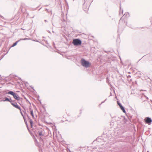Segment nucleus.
<instances>
[{
    "label": "nucleus",
    "mask_w": 152,
    "mask_h": 152,
    "mask_svg": "<svg viewBox=\"0 0 152 152\" xmlns=\"http://www.w3.org/2000/svg\"><path fill=\"white\" fill-rule=\"evenodd\" d=\"M20 41V40H18L15 42H14V43H13V44L12 45L11 47H14L15 46H16L17 45L18 43Z\"/></svg>",
    "instance_id": "obj_10"
},
{
    "label": "nucleus",
    "mask_w": 152,
    "mask_h": 152,
    "mask_svg": "<svg viewBox=\"0 0 152 152\" xmlns=\"http://www.w3.org/2000/svg\"><path fill=\"white\" fill-rule=\"evenodd\" d=\"M43 130L41 129L40 130H39L38 132V133L39 134V136L40 137H42L44 136V134H42Z\"/></svg>",
    "instance_id": "obj_9"
},
{
    "label": "nucleus",
    "mask_w": 152,
    "mask_h": 152,
    "mask_svg": "<svg viewBox=\"0 0 152 152\" xmlns=\"http://www.w3.org/2000/svg\"><path fill=\"white\" fill-rule=\"evenodd\" d=\"M11 104L15 107L16 108L20 110V107L17 104V103L15 102L14 100H12L11 103Z\"/></svg>",
    "instance_id": "obj_5"
},
{
    "label": "nucleus",
    "mask_w": 152,
    "mask_h": 152,
    "mask_svg": "<svg viewBox=\"0 0 152 152\" xmlns=\"http://www.w3.org/2000/svg\"><path fill=\"white\" fill-rule=\"evenodd\" d=\"M120 13H119V14H120V15H121V14H123V9H121V3H120Z\"/></svg>",
    "instance_id": "obj_13"
},
{
    "label": "nucleus",
    "mask_w": 152,
    "mask_h": 152,
    "mask_svg": "<svg viewBox=\"0 0 152 152\" xmlns=\"http://www.w3.org/2000/svg\"><path fill=\"white\" fill-rule=\"evenodd\" d=\"M142 95H143L144 96V95H145L143 93H142Z\"/></svg>",
    "instance_id": "obj_43"
},
{
    "label": "nucleus",
    "mask_w": 152,
    "mask_h": 152,
    "mask_svg": "<svg viewBox=\"0 0 152 152\" xmlns=\"http://www.w3.org/2000/svg\"><path fill=\"white\" fill-rule=\"evenodd\" d=\"M112 93L111 92L110 93V96H112Z\"/></svg>",
    "instance_id": "obj_37"
},
{
    "label": "nucleus",
    "mask_w": 152,
    "mask_h": 152,
    "mask_svg": "<svg viewBox=\"0 0 152 152\" xmlns=\"http://www.w3.org/2000/svg\"><path fill=\"white\" fill-rule=\"evenodd\" d=\"M20 110V113L21 114V115H22V116H23V115H23V114L22 113V112L21 111V108H20V110Z\"/></svg>",
    "instance_id": "obj_23"
},
{
    "label": "nucleus",
    "mask_w": 152,
    "mask_h": 152,
    "mask_svg": "<svg viewBox=\"0 0 152 152\" xmlns=\"http://www.w3.org/2000/svg\"><path fill=\"white\" fill-rule=\"evenodd\" d=\"M111 116V117L112 118H114L116 121H121L122 120H123V119L122 118V117H125L124 116H120V117H118V116H114L113 117H112L111 115H110Z\"/></svg>",
    "instance_id": "obj_7"
},
{
    "label": "nucleus",
    "mask_w": 152,
    "mask_h": 152,
    "mask_svg": "<svg viewBox=\"0 0 152 152\" xmlns=\"http://www.w3.org/2000/svg\"><path fill=\"white\" fill-rule=\"evenodd\" d=\"M8 92L6 93V94L11 95L16 100L19 101L20 99V98L17 93H15L12 91L7 90Z\"/></svg>",
    "instance_id": "obj_3"
},
{
    "label": "nucleus",
    "mask_w": 152,
    "mask_h": 152,
    "mask_svg": "<svg viewBox=\"0 0 152 152\" xmlns=\"http://www.w3.org/2000/svg\"><path fill=\"white\" fill-rule=\"evenodd\" d=\"M23 118V119L24 120H25V119H26V116L24 115H23V116H22Z\"/></svg>",
    "instance_id": "obj_25"
},
{
    "label": "nucleus",
    "mask_w": 152,
    "mask_h": 152,
    "mask_svg": "<svg viewBox=\"0 0 152 152\" xmlns=\"http://www.w3.org/2000/svg\"><path fill=\"white\" fill-rule=\"evenodd\" d=\"M80 63L83 66L86 68L90 67L91 65V63L88 61L86 60L83 58L81 59Z\"/></svg>",
    "instance_id": "obj_2"
},
{
    "label": "nucleus",
    "mask_w": 152,
    "mask_h": 152,
    "mask_svg": "<svg viewBox=\"0 0 152 152\" xmlns=\"http://www.w3.org/2000/svg\"><path fill=\"white\" fill-rule=\"evenodd\" d=\"M123 120H122L117 125L118 131L121 134L127 131L126 123V119L125 117H122Z\"/></svg>",
    "instance_id": "obj_1"
},
{
    "label": "nucleus",
    "mask_w": 152,
    "mask_h": 152,
    "mask_svg": "<svg viewBox=\"0 0 152 152\" xmlns=\"http://www.w3.org/2000/svg\"><path fill=\"white\" fill-rule=\"evenodd\" d=\"M49 33H50V31H49Z\"/></svg>",
    "instance_id": "obj_53"
},
{
    "label": "nucleus",
    "mask_w": 152,
    "mask_h": 152,
    "mask_svg": "<svg viewBox=\"0 0 152 152\" xmlns=\"http://www.w3.org/2000/svg\"><path fill=\"white\" fill-rule=\"evenodd\" d=\"M38 101H39L40 103L41 104H42V102H41V101L40 100H39V99H38Z\"/></svg>",
    "instance_id": "obj_29"
},
{
    "label": "nucleus",
    "mask_w": 152,
    "mask_h": 152,
    "mask_svg": "<svg viewBox=\"0 0 152 152\" xmlns=\"http://www.w3.org/2000/svg\"><path fill=\"white\" fill-rule=\"evenodd\" d=\"M45 10L47 11V12H49V11H48V9L47 8H46Z\"/></svg>",
    "instance_id": "obj_28"
},
{
    "label": "nucleus",
    "mask_w": 152,
    "mask_h": 152,
    "mask_svg": "<svg viewBox=\"0 0 152 152\" xmlns=\"http://www.w3.org/2000/svg\"><path fill=\"white\" fill-rule=\"evenodd\" d=\"M26 126H28V124H26Z\"/></svg>",
    "instance_id": "obj_45"
},
{
    "label": "nucleus",
    "mask_w": 152,
    "mask_h": 152,
    "mask_svg": "<svg viewBox=\"0 0 152 152\" xmlns=\"http://www.w3.org/2000/svg\"><path fill=\"white\" fill-rule=\"evenodd\" d=\"M39 96H38V97L37 98V99L38 100L39 99Z\"/></svg>",
    "instance_id": "obj_38"
},
{
    "label": "nucleus",
    "mask_w": 152,
    "mask_h": 152,
    "mask_svg": "<svg viewBox=\"0 0 152 152\" xmlns=\"http://www.w3.org/2000/svg\"><path fill=\"white\" fill-rule=\"evenodd\" d=\"M28 83V82H25L24 84H25L26 86V84Z\"/></svg>",
    "instance_id": "obj_33"
},
{
    "label": "nucleus",
    "mask_w": 152,
    "mask_h": 152,
    "mask_svg": "<svg viewBox=\"0 0 152 152\" xmlns=\"http://www.w3.org/2000/svg\"><path fill=\"white\" fill-rule=\"evenodd\" d=\"M117 103L118 105L119 106V107H120L122 106V105L121 104V103L119 101H117Z\"/></svg>",
    "instance_id": "obj_17"
},
{
    "label": "nucleus",
    "mask_w": 152,
    "mask_h": 152,
    "mask_svg": "<svg viewBox=\"0 0 152 152\" xmlns=\"http://www.w3.org/2000/svg\"><path fill=\"white\" fill-rule=\"evenodd\" d=\"M106 100H107V99H105V100H104V101H103V102H101V104H99V106H100V105H101V104H102L103 103H104V102H105V101Z\"/></svg>",
    "instance_id": "obj_24"
},
{
    "label": "nucleus",
    "mask_w": 152,
    "mask_h": 152,
    "mask_svg": "<svg viewBox=\"0 0 152 152\" xmlns=\"http://www.w3.org/2000/svg\"><path fill=\"white\" fill-rule=\"evenodd\" d=\"M30 134H31V135L32 133H30Z\"/></svg>",
    "instance_id": "obj_52"
},
{
    "label": "nucleus",
    "mask_w": 152,
    "mask_h": 152,
    "mask_svg": "<svg viewBox=\"0 0 152 152\" xmlns=\"http://www.w3.org/2000/svg\"><path fill=\"white\" fill-rule=\"evenodd\" d=\"M144 96L146 97L147 99H148V98L145 95H144Z\"/></svg>",
    "instance_id": "obj_31"
},
{
    "label": "nucleus",
    "mask_w": 152,
    "mask_h": 152,
    "mask_svg": "<svg viewBox=\"0 0 152 152\" xmlns=\"http://www.w3.org/2000/svg\"><path fill=\"white\" fill-rule=\"evenodd\" d=\"M0 17H1L2 18H3V17L2 16L0 15Z\"/></svg>",
    "instance_id": "obj_36"
},
{
    "label": "nucleus",
    "mask_w": 152,
    "mask_h": 152,
    "mask_svg": "<svg viewBox=\"0 0 152 152\" xmlns=\"http://www.w3.org/2000/svg\"><path fill=\"white\" fill-rule=\"evenodd\" d=\"M26 116L28 118V119L30 120V119H31L30 118V117L28 115V114H26Z\"/></svg>",
    "instance_id": "obj_22"
},
{
    "label": "nucleus",
    "mask_w": 152,
    "mask_h": 152,
    "mask_svg": "<svg viewBox=\"0 0 152 152\" xmlns=\"http://www.w3.org/2000/svg\"><path fill=\"white\" fill-rule=\"evenodd\" d=\"M42 107H43L44 108H45V107H44L43 106H42Z\"/></svg>",
    "instance_id": "obj_47"
},
{
    "label": "nucleus",
    "mask_w": 152,
    "mask_h": 152,
    "mask_svg": "<svg viewBox=\"0 0 152 152\" xmlns=\"http://www.w3.org/2000/svg\"><path fill=\"white\" fill-rule=\"evenodd\" d=\"M8 97L9 98L5 97L4 99H2L1 101L3 102H9L11 103L12 100L10 96H8Z\"/></svg>",
    "instance_id": "obj_8"
},
{
    "label": "nucleus",
    "mask_w": 152,
    "mask_h": 152,
    "mask_svg": "<svg viewBox=\"0 0 152 152\" xmlns=\"http://www.w3.org/2000/svg\"><path fill=\"white\" fill-rule=\"evenodd\" d=\"M23 113H24L26 115V114H27L26 113V111L25 110V111H23Z\"/></svg>",
    "instance_id": "obj_27"
},
{
    "label": "nucleus",
    "mask_w": 152,
    "mask_h": 152,
    "mask_svg": "<svg viewBox=\"0 0 152 152\" xmlns=\"http://www.w3.org/2000/svg\"><path fill=\"white\" fill-rule=\"evenodd\" d=\"M85 5H84V4H83V10L85 11H87V10L88 9V8L87 7H86V8L85 9Z\"/></svg>",
    "instance_id": "obj_14"
},
{
    "label": "nucleus",
    "mask_w": 152,
    "mask_h": 152,
    "mask_svg": "<svg viewBox=\"0 0 152 152\" xmlns=\"http://www.w3.org/2000/svg\"><path fill=\"white\" fill-rule=\"evenodd\" d=\"M50 12H51V14H52V11L51 10H50Z\"/></svg>",
    "instance_id": "obj_46"
},
{
    "label": "nucleus",
    "mask_w": 152,
    "mask_h": 152,
    "mask_svg": "<svg viewBox=\"0 0 152 152\" xmlns=\"http://www.w3.org/2000/svg\"><path fill=\"white\" fill-rule=\"evenodd\" d=\"M145 121L146 123L148 125H150L152 123V120L151 118L147 117L145 119Z\"/></svg>",
    "instance_id": "obj_6"
},
{
    "label": "nucleus",
    "mask_w": 152,
    "mask_h": 152,
    "mask_svg": "<svg viewBox=\"0 0 152 152\" xmlns=\"http://www.w3.org/2000/svg\"><path fill=\"white\" fill-rule=\"evenodd\" d=\"M41 8V7L40 8V9H39V10H40V9Z\"/></svg>",
    "instance_id": "obj_50"
},
{
    "label": "nucleus",
    "mask_w": 152,
    "mask_h": 152,
    "mask_svg": "<svg viewBox=\"0 0 152 152\" xmlns=\"http://www.w3.org/2000/svg\"><path fill=\"white\" fill-rule=\"evenodd\" d=\"M119 58H120L121 59V58H120V57H119Z\"/></svg>",
    "instance_id": "obj_56"
},
{
    "label": "nucleus",
    "mask_w": 152,
    "mask_h": 152,
    "mask_svg": "<svg viewBox=\"0 0 152 152\" xmlns=\"http://www.w3.org/2000/svg\"><path fill=\"white\" fill-rule=\"evenodd\" d=\"M72 43L75 46H79L82 44V41L79 39H74L73 40Z\"/></svg>",
    "instance_id": "obj_4"
},
{
    "label": "nucleus",
    "mask_w": 152,
    "mask_h": 152,
    "mask_svg": "<svg viewBox=\"0 0 152 152\" xmlns=\"http://www.w3.org/2000/svg\"><path fill=\"white\" fill-rule=\"evenodd\" d=\"M85 2H84V3L83 4L85 5Z\"/></svg>",
    "instance_id": "obj_54"
},
{
    "label": "nucleus",
    "mask_w": 152,
    "mask_h": 152,
    "mask_svg": "<svg viewBox=\"0 0 152 152\" xmlns=\"http://www.w3.org/2000/svg\"><path fill=\"white\" fill-rule=\"evenodd\" d=\"M127 77V79H128V80H130V81H132V80L131 79H130V78L131 77L130 75H128Z\"/></svg>",
    "instance_id": "obj_18"
},
{
    "label": "nucleus",
    "mask_w": 152,
    "mask_h": 152,
    "mask_svg": "<svg viewBox=\"0 0 152 152\" xmlns=\"http://www.w3.org/2000/svg\"><path fill=\"white\" fill-rule=\"evenodd\" d=\"M28 39L27 38H23V39H19L20 41H21V40H28Z\"/></svg>",
    "instance_id": "obj_19"
},
{
    "label": "nucleus",
    "mask_w": 152,
    "mask_h": 152,
    "mask_svg": "<svg viewBox=\"0 0 152 152\" xmlns=\"http://www.w3.org/2000/svg\"><path fill=\"white\" fill-rule=\"evenodd\" d=\"M19 79L21 80V79L20 78H19Z\"/></svg>",
    "instance_id": "obj_41"
},
{
    "label": "nucleus",
    "mask_w": 152,
    "mask_h": 152,
    "mask_svg": "<svg viewBox=\"0 0 152 152\" xmlns=\"http://www.w3.org/2000/svg\"><path fill=\"white\" fill-rule=\"evenodd\" d=\"M151 24L152 25V17L151 18Z\"/></svg>",
    "instance_id": "obj_30"
},
{
    "label": "nucleus",
    "mask_w": 152,
    "mask_h": 152,
    "mask_svg": "<svg viewBox=\"0 0 152 152\" xmlns=\"http://www.w3.org/2000/svg\"><path fill=\"white\" fill-rule=\"evenodd\" d=\"M86 0H84V1H86Z\"/></svg>",
    "instance_id": "obj_57"
},
{
    "label": "nucleus",
    "mask_w": 152,
    "mask_h": 152,
    "mask_svg": "<svg viewBox=\"0 0 152 152\" xmlns=\"http://www.w3.org/2000/svg\"><path fill=\"white\" fill-rule=\"evenodd\" d=\"M34 41H36V42H40L38 40H34Z\"/></svg>",
    "instance_id": "obj_32"
},
{
    "label": "nucleus",
    "mask_w": 152,
    "mask_h": 152,
    "mask_svg": "<svg viewBox=\"0 0 152 152\" xmlns=\"http://www.w3.org/2000/svg\"><path fill=\"white\" fill-rule=\"evenodd\" d=\"M44 21H45V22H48V21H47L46 20H44Z\"/></svg>",
    "instance_id": "obj_35"
},
{
    "label": "nucleus",
    "mask_w": 152,
    "mask_h": 152,
    "mask_svg": "<svg viewBox=\"0 0 152 152\" xmlns=\"http://www.w3.org/2000/svg\"><path fill=\"white\" fill-rule=\"evenodd\" d=\"M121 18L120 19V20H119V21H120V20H121Z\"/></svg>",
    "instance_id": "obj_48"
},
{
    "label": "nucleus",
    "mask_w": 152,
    "mask_h": 152,
    "mask_svg": "<svg viewBox=\"0 0 152 152\" xmlns=\"http://www.w3.org/2000/svg\"><path fill=\"white\" fill-rule=\"evenodd\" d=\"M120 108L121 110L123 112V113H126V111L124 107H123L122 105L121 107H120Z\"/></svg>",
    "instance_id": "obj_11"
},
{
    "label": "nucleus",
    "mask_w": 152,
    "mask_h": 152,
    "mask_svg": "<svg viewBox=\"0 0 152 152\" xmlns=\"http://www.w3.org/2000/svg\"><path fill=\"white\" fill-rule=\"evenodd\" d=\"M119 58H120L121 59V58H120V57H119Z\"/></svg>",
    "instance_id": "obj_55"
},
{
    "label": "nucleus",
    "mask_w": 152,
    "mask_h": 152,
    "mask_svg": "<svg viewBox=\"0 0 152 152\" xmlns=\"http://www.w3.org/2000/svg\"><path fill=\"white\" fill-rule=\"evenodd\" d=\"M25 124L26 125V124H28V123H27V122H26L25 123Z\"/></svg>",
    "instance_id": "obj_39"
},
{
    "label": "nucleus",
    "mask_w": 152,
    "mask_h": 152,
    "mask_svg": "<svg viewBox=\"0 0 152 152\" xmlns=\"http://www.w3.org/2000/svg\"><path fill=\"white\" fill-rule=\"evenodd\" d=\"M29 104H30V105H31V103L30 102H29ZM29 110L30 111V112H31V111H33V110L32 109H31V105H30L29 107Z\"/></svg>",
    "instance_id": "obj_15"
},
{
    "label": "nucleus",
    "mask_w": 152,
    "mask_h": 152,
    "mask_svg": "<svg viewBox=\"0 0 152 152\" xmlns=\"http://www.w3.org/2000/svg\"><path fill=\"white\" fill-rule=\"evenodd\" d=\"M26 127H27V129H28V130L29 131V132H30V130H29V127H28V126H26Z\"/></svg>",
    "instance_id": "obj_26"
},
{
    "label": "nucleus",
    "mask_w": 152,
    "mask_h": 152,
    "mask_svg": "<svg viewBox=\"0 0 152 152\" xmlns=\"http://www.w3.org/2000/svg\"><path fill=\"white\" fill-rule=\"evenodd\" d=\"M119 30V26H118V31Z\"/></svg>",
    "instance_id": "obj_44"
},
{
    "label": "nucleus",
    "mask_w": 152,
    "mask_h": 152,
    "mask_svg": "<svg viewBox=\"0 0 152 152\" xmlns=\"http://www.w3.org/2000/svg\"><path fill=\"white\" fill-rule=\"evenodd\" d=\"M86 6L85 5V8H86Z\"/></svg>",
    "instance_id": "obj_51"
},
{
    "label": "nucleus",
    "mask_w": 152,
    "mask_h": 152,
    "mask_svg": "<svg viewBox=\"0 0 152 152\" xmlns=\"http://www.w3.org/2000/svg\"><path fill=\"white\" fill-rule=\"evenodd\" d=\"M126 15V16H127V17H129V14L128 12L126 13L124 15Z\"/></svg>",
    "instance_id": "obj_20"
},
{
    "label": "nucleus",
    "mask_w": 152,
    "mask_h": 152,
    "mask_svg": "<svg viewBox=\"0 0 152 152\" xmlns=\"http://www.w3.org/2000/svg\"><path fill=\"white\" fill-rule=\"evenodd\" d=\"M31 87L32 88V89H33L34 91V90H34V89L33 88V87Z\"/></svg>",
    "instance_id": "obj_40"
},
{
    "label": "nucleus",
    "mask_w": 152,
    "mask_h": 152,
    "mask_svg": "<svg viewBox=\"0 0 152 152\" xmlns=\"http://www.w3.org/2000/svg\"><path fill=\"white\" fill-rule=\"evenodd\" d=\"M29 122H30V124L31 127V128H32L33 127V122L32 120V119H30L29 120Z\"/></svg>",
    "instance_id": "obj_12"
},
{
    "label": "nucleus",
    "mask_w": 152,
    "mask_h": 152,
    "mask_svg": "<svg viewBox=\"0 0 152 152\" xmlns=\"http://www.w3.org/2000/svg\"><path fill=\"white\" fill-rule=\"evenodd\" d=\"M126 25L127 26H128V27H129L130 28H132L133 29V28L132 27H131V25H127V22H126Z\"/></svg>",
    "instance_id": "obj_21"
},
{
    "label": "nucleus",
    "mask_w": 152,
    "mask_h": 152,
    "mask_svg": "<svg viewBox=\"0 0 152 152\" xmlns=\"http://www.w3.org/2000/svg\"><path fill=\"white\" fill-rule=\"evenodd\" d=\"M24 121L25 123L26 122H27V121L26 120V119L24 120Z\"/></svg>",
    "instance_id": "obj_34"
},
{
    "label": "nucleus",
    "mask_w": 152,
    "mask_h": 152,
    "mask_svg": "<svg viewBox=\"0 0 152 152\" xmlns=\"http://www.w3.org/2000/svg\"><path fill=\"white\" fill-rule=\"evenodd\" d=\"M140 91H145V90H140Z\"/></svg>",
    "instance_id": "obj_42"
},
{
    "label": "nucleus",
    "mask_w": 152,
    "mask_h": 152,
    "mask_svg": "<svg viewBox=\"0 0 152 152\" xmlns=\"http://www.w3.org/2000/svg\"><path fill=\"white\" fill-rule=\"evenodd\" d=\"M151 102L152 103V100H151Z\"/></svg>",
    "instance_id": "obj_49"
},
{
    "label": "nucleus",
    "mask_w": 152,
    "mask_h": 152,
    "mask_svg": "<svg viewBox=\"0 0 152 152\" xmlns=\"http://www.w3.org/2000/svg\"><path fill=\"white\" fill-rule=\"evenodd\" d=\"M30 114L32 116L33 118H34V113H33V111H31V112H30Z\"/></svg>",
    "instance_id": "obj_16"
},
{
    "label": "nucleus",
    "mask_w": 152,
    "mask_h": 152,
    "mask_svg": "<svg viewBox=\"0 0 152 152\" xmlns=\"http://www.w3.org/2000/svg\"><path fill=\"white\" fill-rule=\"evenodd\" d=\"M151 71H152V70H151Z\"/></svg>",
    "instance_id": "obj_58"
}]
</instances>
